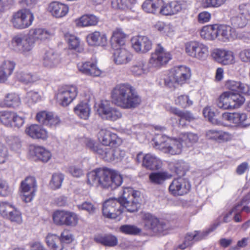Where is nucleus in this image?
Returning <instances> with one entry per match:
<instances>
[{"instance_id": "obj_1", "label": "nucleus", "mask_w": 250, "mask_h": 250, "mask_svg": "<svg viewBox=\"0 0 250 250\" xmlns=\"http://www.w3.org/2000/svg\"><path fill=\"white\" fill-rule=\"evenodd\" d=\"M87 178L89 185L111 190L120 187L123 182L122 176L117 171L106 167L95 169L87 173Z\"/></svg>"}, {"instance_id": "obj_2", "label": "nucleus", "mask_w": 250, "mask_h": 250, "mask_svg": "<svg viewBox=\"0 0 250 250\" xmlns=\"http://www.w3.org/2000/svg\"><path fill=\"white\" fill-rule=\"evenodd\" d=\"M246 101L240 93L226 91L222 92L216 100V105L220 109L233 110L241 107Z\"/></svg>"}, {"instance_id": "obj_3", "label": "nucleus", "mask_w": 250, "mask_h": 250, "mask_svg": "<svg viewBox=\"0 0 250 250\" xmlns=\"http://www.w3.org/2000/svg\"><path fill=\"white\" fill-rule=\"evenodd\" d=\"M153 141L154 147L165 153L174 155H179L182 151L183 145L179 137L176 138L163 135L158 136L154 139Z\"/></svg>"}, {"instance_id": "obj_4", "label": "nucleus", "mask_w": 250, "mask_h": 250, "mask_svg": "<svg viewBox=\"0 0 250 250\" xmlns=\"http://www.w3.org/2000/svg\"><path fill=\"white\" fill-rule=\"evenodd\" d=\"M123 188V194L118 198H111L106 200L103 206V213L104 216L111 219L119 217L123 212L125 205V191Z\"/></svg>"}, {"instance_id": "obj_5", "label": "nucleus", "mask_w": 250, "mask_h": 250, "mask_svg": "<svg viewBox=\"0 0 250 250\" xmlns=\"http://www.w3.org/2000/svg\"><path fill=\"white\" fill-rule=\"evenodd\" d=\"M185 52L189 58L198 61L203 62L208 58L209 47L202 42L191 41L185 44Z\"/></svg>"}, {"instance_id": "obj_6", "label": "nucleus", "mask_w": 250, "mask_h": 250, "mask_svg": "<svg viewBox=\"0 0 250 250\" xmlns=\"http://www.w3.org/2000/svg\"><path fill=\"white\" fill-rule=\"evenodd\" d=\"M190 76V69L187 66L181 65L171 69L164 80L165 84L169 86L174 83L182 84L185 83Z\"/></svg>"}, {"instance_id": "obj_7", "label": "nucleus", "mask_w": 250, "mask_h": 250, "mask_svg": "<svg viewBox=\"0 0 250 250\" xmlns=\"http://www.w3.org/2000/svg\"><path fill=\"white\" fill-rule=\"evenodd\" d=\"M33 20V14L29 10L24 9L14 13L10 21L15 28L23 29L29 27Z\"/></svg>"}, {"instance_id": "obj_8", "label": "nucleus", "mask_w": 250, "mask_h": 250, "mask_svg": "<svg viewBox=\"0 0 250 250\" xmlns=\"http://www.w3.org/2000/svg\"><path fill=\"white\" fill-rule=\"evenodd\" d=\"M54 223L59 226H76L78 223L77 215L71 211L58 210L53 214Z\"/></svg>"}, {"instance_id": "obj_9", "label": "nucleus", "mask_w": 250, "mask_h": 250, "mask_svg": "<svg viewBox=\"0 0 250 250\" xmlns=\"http://www.w3.org/2000/svg\"><path fill=\"white\" fill-rule=\"evenodd\" d=\"M171 55L160 44H158L149 60L150 67L159 68L167 63L171 60Z\"/></svg>"}, {"instance_id": "obj_10", "label": "nucleus", "mask_w": 250, "mask_h": 250, "mask_svg": "<svg viewBox=\"0 0 250 250\" xmlns=\"http://www.w3.org/2000/svg\"><path fill=\"white\" fill-rule=\"evenodd\" d=\"M37 190V183L35 178L32 176L26 177L20 185V191L22 199L26 203L31 202Z\"/></svg>"}, {"instance_id": "obj_11", "label": "nucleus", "mask_w": 250, "mask_h": 250, "mask_svg": "<svg viewBox=\"0 0 250 250\" xmlns=\"http://www.w3.org/2000/svg\"><path fill=\"white\" fill-rule=\"evenodd\" d=\"M78 94L77 88L73 85L62 86L59 90L57 98L63 106L69 105L75 99Z\"/></svg>"}, {"instance_id": "obj_12", "label": "nucleus", "mask_w": 250, "mask_h": 250, "mask_svg": "<svg viewBox=\"0 0 250 250\" xmlns=\"http://www.w3.org/2000/svg\"><path fill=\"white\" fill-rule=\"evenodd\" d=\"M12 44L16 50L21 53L26 54L32 50L34 43L28 34L15 36L12 39Z\"/></svg>"}, {"instance_id": "obj_13", "label": "nucleus", "mask_w": 250, "mask_h": 250, "mask_svg": "<svg viewBox=\"0 0 250 250\" xmlns=\"http://www.w3.org/2000/svg\"><path fill=\"white\" fill-rule=\"evenodd\" d=\"M189 3L187 1H173L168 3L161 5L160 13L166 16H171L176 14L183 10L187 9L189 6Z\"/></svg>"}, {"instance_id": "obj_14", "label": "nucleus", "mask_w": 250, "mask_h": 250, "mask_svg": "<svg viewBox=\"0 0 250 250\" xmlns=\"http://www.w3.org/2000/svg\"><path fill=\"white\" fill-rule=\"evenodd\" d=\"M211 55L216 62L224 65L234 64L236 62L235 54L231 50L217 48L213 51Z\"/></svg>"}, {"instance_id": "obj_15", "label": "nucleus", "mask_w": 250, "mask_h": 250, "mask_svg": "<svg viewBox=\"0 0 250 250\" xmlns=\"http://www.w3.org/2000/svg\"><path fill=\"white\" fill-rule=\"evenodd\" d=\"M99 154L101 158L107 162L122 159L125 155V151L117 147L112 146H102L99 149Z\"/></svg>"}, {"instance_id": "obj_16", "label": "nucleus", "mask_w": 250, "mask_h": 250, "mask_svg": "<svg viewBox=\"0 0 250 250\" xmlns=\"http://www.w3.org/2000/svg\"><path fill=\"white\" fill-rule=\"evenodd\" d=\"M131 46L135 52L145 54L150 51L152 48V41L145 36H136L133 37L130 40Z\"/></svg>"}, {"instance_id": "obj_17", "label": "nucleus", "mask_w": 250, "mask_h": 250, "mask_svg": "<svg viewBox=\"0 0 250 250\" xmlns=\"http://www.w3.org/2000/svg\"><path fill=\"white\" fill-rule=\"evenodd\" d=\"M98 138L102 146L117 147L122 143L121 138L116 134L105 129H102L99 131Z\"/></svg>"}, {"instance_id": "obj_18", "label": "nucleus", "mask_w": 250, "mask_h": 250, "mask_svg": "<svg viewBox=\"0 0 250 250\" xmlns=\"http://www.w3.org/2000/svg\"><path fill=\"white\" fill-rule=\"evenodd\" d=\"M190 188L189 183L183 178L174 179L169 187V192L175 196H183L188 192Z\"/></svg>"}, {"instance_id": "obj_19", "label": "nucleus", "mask_w": 250, "mask_h": 250, "mask_svg": "<svg viewBox=\"0 0 250 250\" xmlns=\"http://www.w3.org/2000/svg\"><path fill=\"white\" fill-rule=\"evenodd\" d=\"M217 40L227 42L237 38V33L234 28L226 24H217Z\"/></svg>"}, {"instance_id": "obj_20", "label": "nucleus", "mask_w": 250, "mask_h": 250, "mask_svg": "<svg viewBox=\"0 0 250 250\" xmlns=\"http://www.w3.org/2000/svg\"><path fill=\"white\" fill-rule=\"evenodd\" d=\"M136 161L142 162L143 167L151 170L159 169L161 164V161L155 156L151 154L144 155L142 152L137 155Z\"/></svg>"}, {"instance_id": "obj_21", "label": "nucleus", "mask_w": 250, "mask_h": 250, "mask_svg": "<svg viewBox=\"0 0 250 250\" xmlns=\"http://www.w3.org/2000/svg\"><path fill=\"white\" fill-rule=\"evenodd\" d=\"M222 119L236 126H246L248 125L246 123L247 115L244 113L225 112L222 115Z\"/></svg>"}, {"instance_id": "obj_22", "label": "nucleus", "mask_w": 250, "mask_h": 250, "mask_svg": "<svg viewBox=\"0 0 250 250\" xmlns=\"http://www.w3.org/2000/svg\"><path fill=\"white\" fill-rule=\"evenodd\" d=\"M98 111L102 118L111 121L116 120L122 116L119 111L110 107L106 102L101 104Z\"/></svg>"}, {"instance_id": "obj_23", "label": "nucleus", "mask_w": 250, "mask_h": 250, "mask_svg": "<svg viewBox=\"0 0 250 250\" xmlns=\"http://www.w3.org/2000/svg\"><path fill=\"white\" fill-rule=\"evenodd\" d=\"M96 61H90L79 63L77 65L79 70L84 74L94 77L99 76L101 70L97 66Z\"/></svg>"}, {"instance_id": "obj_24", "label": "nucleus", "mask_w": 250, "mask_h": 250, "mask_svg": "<svg viewBox=\"0 0 250 250\" xmlns=\"http://www.w3.org/2000/svg\"><path fill=\"white\" fill-rule=\"evenodd\" d=\"M128 197L126 198V209L133 212L137 211L141 202V193L136 190H129Z\"/></svg>"}, {"instance_id": "obj_25", "label": "nucleus", "mask_w": 250, "mask_h": 250, "mask_svg": "<svg viewBox=\"0 0 250 250\" xmlns=\"http://www.w3.org/2000/svg\"><path fill=\"white\" fill-rule=\"evenodd\" d=\"M110 44L113 49L125 48V33L123 29L117 28L110 38Z\"/></svg>"}, {"instance_id": "obj_26", "label": "nucleus", "mask_w": 250, "mask_h": 250, "mask_svg": "<svg viewBox=\"0 0 250 250\" xmlns=\"http://www.w3.org/2000/svg\"><path fill=\"white\" fill-rule=\"evenodd\" d=\"M25 132L33 139L46 140L48 137L47 131L36 124H32L27 126Z\"/></svg>"}, {"instance_id": "obj_27", "label": "nucleus", "mask_w": 250, "mask_h": 250, "mask_svg": "<svg viewBox=\"0 0 250 250\" xmlns=\"http://www.w3.org/2000/svg\"><path fill=\"white\" fill-rule=\"evenodd\" d=\"M29 36L34 43L38 41H45L52 38L54 33L49 30L42 28H31L28 33Z\"/></svg>"}, {"instance_id": "obj_28", "label": "nucleus", "mask_w": 250, "mask_h": 250, "mask_svg": "<svg viewBox=\"0 0 250 250\" xmlns=\"http://www.w3.org/2000/svg\"><path fill=\"white\" fill-rule=\"evenodd\" d=\"M112 102L118 106L125 108V84L117 85L112 91Z\"/></svg>"}, {"instance_id": "obj_29", "label": "nucleus", "mask_w": 250, "mask_h": 250, "mask_svg": "<svg viewBox=\"0 0 250 250\" xmlns=\"http://www.w3.org/2000/svg\"><path fill=\"white\" fill-rule=\"evenodd\" d=\"M69 10L68 7L58 1H53L49 3L48 11L56 18H61L65 16Z\"/></svg>"}, {"instance_id": "obj_30", "label": "nucleus", "mask_w": 250, "mask_h": 250, "mask_svg": "<svg viewBox=\"0 0 250 250\" xmlns=\"http://www.w3.org/2000/svg\"><path fill=\"white\" fill-rule=\"evenodd\" d=\"M30 154L35 160L41 161L43 163L47 162L51 158L50 152L44 147L41 146H33L30 148Z\"/></svg>"}, {"instance_id": "obj_31", "label": "nucleus", "mask_w": 250, "mask_h": 250, "mask_svg": "<svg viewBox=\"0 0 250 250\" xmlns=\"http://www.w3.org/2000/svg\"><path fill=\"white\" fill-rule=\"evenodd\" d=\"M60 60L59 56L53 50H46L42 57V64L47 68H51L56 66Z\"/></svg>"}, {"instance_id": "obj_32", "label": "nucleus", "mask_w": 250, "mask_h": 250, "mask_svg": "<svg viewBox=\"0 0 250 250\" xmlns=\"http://www.w3.org/2000/svg\"><path fill=\"white\" fill-rule=\"evenodd\" d=\"M126 108H134L140 104L141 98L130 85L126 84Z\"/></svg>"}, {"instance_id": "obj_33", "label": "nucleus", "mask_w": 250, "mask_h": 250, "mask_svg": "<svg viewBox=\"0 0 250 250\" xmlns=\"http://www.w3.org/2000/svg\"><path fill=\"white\" fill-rule=\"evenodd\" d=\"M217 24L203 26L200 30V37L206 41H213L217 39Z\"/></svg>"}, {"instance_id": "obj_34", "label": "nucleus", "mask_w": 250, "mask_h": 250, "mask_svg": "<svg viewBox=\"0 0 250 250\" xmlns=\"http://www.w3.org/2000/svg\"><path fill=\"white\" fill-rule=\"evenodd\" d=\"M94 241L104 246L114 247L118 244V239L116 236L111 234H100L94 236Z\"/></svg>"}, {"instance_id": "obj_35", "label": "nucleus", "mask_w": 250, "mask_h": 250, "mask_svg": "<svg viewBox=\"0 0 250 250\" xmlns=\"http://www.w3.org/2000/svg\"><path fill=\"white\" fill-rule=\"evenodd\" d=\"M86 40L88 44L91 46H104L107 43L105 35L98 31L89 34L87 36Z\"/></svg>"}, {"instance_id": "obj_36", "label": "nucleus", "mask_w": 250, "mask_h": 250, "mask_svg": "<svg viewBox=\"0 0 250 250\" xmlns=\"http://www.w3.org/2000/svg\"><path fill=\"white\" fill-rule=\"evenodd\" d=\"M15 63L10 61H5L0 65V83H5L12 73L15 68Z\"/></svg>"}, {"instance_id": "obj_37", "label": "nucleus", "mask_w": 250, "mask_h": 250, "mask_svg": "<svg viewBox=\"0 0 250 250\" xmlns=\"http://www.w3.org/2000/svg\"><path fill=\"white\" fill-rule=\"evenodd\" d=\"M141 218L144 220L145 225L147 229L159 231L160 226L157 218L148 213L142 212L141 214Z\"/></svg>"}, {"instance_id": "obj_38", "label": "nucleus", "mask_w": 250, "mask_h": 250, "mask_svg": "<svg viewBox=\"0 0 250 250\" xmlns=\"http://www.w3.org/2000/svg\"><path fill=\"white\" fill-rule=\"evenodd\" d=\"M171 177V175L166 171L154 172L149 175L150 183L155 185H162L166 180Z\"/></svg>"}, {"instance_id": "obj_39", "label": "nucleus", "mask_w": 250, "mask_h": 250, "mask_svg": "<svg viewBox=\"0 0 250 250\" xmlns=\"http://www.w3.org/2000/svg\"><path fill=\"white\" fill-rule=\"evenodd\" d=\"M98 21V18L93 15H84L76 21V24L78 26H94Z\"/></svg>"}, {"instance_id": "obj_40", "label": "nucleus", "mask_w": 250, "mask_h": 250, "mask_svg": "<svg viewBox=\"0 0 250 250\" xmlns=\"http://www.w3.org/2000/svg\"><path fill=\"white\" fill-rule=\"evenodd\" d=\"M75 113L81 119L87 120L90 113V108L88 104L81 103L74 108Z\"/></svg>"}, {"instance_id": "obj_41", "label": "nucleus", "mask_w": 250, "mask_h": 250, "mask_svg": "<svg viewBox=\"0 0 250 250\" xmlns=\"http://www.w3.org/2000/svg\"><path fill=\"white\" fill-rule=\"evenodd\" d=\"M163 3V0H146L142 5V8L147 13H154Z\"/></svg>"}, {"instance_id": "obj_42", "label": "nucleus", "mask_w": 250, "mask_h": 250, "mask_svg": "<svg viewBox=\"0 0 250 250\" xmlns=\"http://www.w3.org/2000/svg\"><path fill=\"white\" fill-rule=\"evenodd\" d=\"M6 107H17L21 103L19 96L15 93L7 94L4 98Z\"/></svg>"}, {"instance_id": "obj_43", "label": "nucleus", "mask_w": 250, "mask_h": 250, "mask_svg": "<svg viewBox=\"0 0 250 250\" xmlns=\"http://www.w3.org/2000/svg\"><path fill=\"white\" fill-rule=\"evenodd\" d=\"M17 78L19 81L26 84L33 83L39 79L36 75L22 71L17 73Z\"/></svg>"}, {"instance_id": "obj_44", "label": "nucleus", "mask_w": 250, "mask_h": 250, "mask_svg": "<svg viewBox=\"0 0 250 250\" xmlns=\"http://www.w3.org/2000/svg\"><path fill=\"white\" fill-rule=\"evenodd\" d=\"M65 38L69 49L74 50L78 52H82L83 50V48L80 44L79 38L72 35H66Z\"/></svg>"}, {"instance_id": "obj_45", "label": "nucleus", "mask_w": 250, "mask_h": 250, "mask_svg": "<svg viewBox=\"0 0 250 250\" xmlns=\"http://www.w3.org/2000/svg\"><path fill=\"white\" fill-rule=\"evenodd\" d=\"M249 18L245 15L237 14L231 18V24L235 28H244L248 24Z\"/></svg>"}, {"instance_id": "obj_46", "label": "nucleus", "mask_w": 250, "mask_h": 250, "mask_svg": "<svg viewBox=\"0 0 250 250\" xmlns=\"http://www.w3.org/2000/svg\"><path fill=\"white\" fill-rule=\"evenodd\" d=\"M179 138L182 143H184L188 147L191 146L193 144L197 142L198 140L197 135L192 133H181L179 136Z\"/></svg>"}, {"instance_id": "obj_47", "label": "nucleus", "mask_w": 250, "mask_h": 250, "mask_svg": "<svg viewBox=\"0 0 250 250\" xmlns=\"http://www.w3.org/2000/svg\"><path fill=\"white\" fill-rule=\"evenodd\" d=\"M46 243L52 250H62L63 247L57 245L59 241V236L55 234L49 233L45 238Z\"/></svg>"}, {"instance_id": "obj_48", "label": "nucleus", "mask_w": 250, "mask_h": 250, "mask_svg": "<svg viewBox=\"0 0 250 250\" xmlns=\"http://www.w3.org/2000/svg\"><path fill=\"white\" fill-rule=\"evenodd\" d=\"M15 113L14 112L9 110L0 111V122L6 126H11L12 125V120H13Z\"/></svg>"}, {"instance_id": "obj_49", "label": "nucleus", "mask_w": 250, "mask_h": 250, "mask_svg": "<svg viewBox=\"0 0 250 250\" xmlns=\"http://www.w3.org/2000/svg\"><path fill=\"white\" fill-rule=\"evenodd\" d=\"M175 104L182 107L187 108L193 104V101L187 95H181L177 97L175 100Z\"/></svg>"}, {"instance_id": "obj_50", "label": "nucleus", "mask_w": 250, "mask_h": 250, "mask_svg": "<svg viewBox=\"0 0 250 250\" xmlns=\"http://www.w3.org/2000/svg\"><path fill=\"white\" fill-rule=\"evenodd\" d=\"M63 179L64 176L62 174H54L49 184L51 188L53 189L59 188L61 187Z\"/></svg>"}, {"instance_id": "obj_51", "label": "nucleus", "mask_w": 250, "mask_h": 250, "mask_svg": "<svg viewBox=\"0 0 250 250\" xmlns=\"http://www.w3.org/2000/svg\"><path fill=\"white\" fill-rule=\"evenodd\" d=\"M227 0H202L201 4L205 8H218L224 5Z\"/></svg>"}, {"instance_id": "obj_52", "label": "nucleus", "mask_w": 250, "mask_h": 250, "mask_svg": "<svg viewBox=\"0 0 250 250\" xmlns=\"http://www.w3.org/2000/svg\"><path fill=\"white\" fill-rule=\"evenodd\" d=\"M5 219L9 220L11 222L18 224L21 223L22 222L21 213L15 207Z\"/></svg>"}, {"instance_id": "obj_53", "label": "nucleus", "mask_w": 250, "mask_h": 250, "mask_svg": "<svg viewBox=\"0 0 250 250\" xmlns=\"http://www.w3.org/2000/svg\"><path fill=\"white\" fill-rule=\"evenodd\" d=\"M6 141L11 148L14 151L19 150L21 146V139L17 136H9L7 137Z\"/></svg>"}, {"instance_id": "obj_54", "label": "nucleus", "mask_w": 250, "mask_h": 250, "mask_svg": "<svg viewBox=\"0 0 250 250\" xmlns=\"http://www.w3.org/2000/svg\"><path fill=\"white\" fill-rule=\"evenodd\" d=\"M14 208V206L8 202H1L0 203V214L6 218Z\"/></svg>"}, {"instance_id": "obj_55", "label": "nucleus", "mask_w": 250, "mask_h": 250, "mask_svg": "<svg viewBox=\"0 0 250 250\" xmlns=\"http://www.w3.org/2000/svg\"><path fill=\"white\" fill-rule=\"evenodd\" d=\"M220 223H215L212 225L208 229L203 231H194L196 235V241H199L205 238L210 232L213 231L219 225Z\"/></svg>"}, {"instance_id": "obj_56", "label": "nucleus", "mask_w": 250, "mask_h": 250, "mask_svg": "<svg viewBox=\"0 0 250 250\" xmlns=\"http://www.w3.org/2000/svg\"><path fill=\"white\" fill-rule=\"evenodd\" d=\"M114 60L117 64H122L125 61V48L114 49Z\"/></svg>"}, {"instance_id": "obj_57", "label": "nucleus", "mask_w": 250, "mask_h": 250, "mask_svg": "<svg viewBox=\"0 0 250 250\" xmlns=\"http://www.w3.org/2000/svg\"><path fill=\"white\" fill-rule=\"evenodd\" d=\"M130 71L136 76H140L147 73L148 69L145 67L144 63L142 62L138 65H136L132 66L130 68Z\"/></svg>"}, {"instance_id": "obj_58", "label": "nucleus", "mask_w": 250, "mask_h": 250, "mask_svg": "<svg viewBox=\"0 0 250 250\" xmlns=\"http://www.w3.org/2000/svg\"><path fill=\"white\" fill-rule=\"evenodd\" d=\"M204 117L207 118L209 121L214 124H217V122L214 120L215 113L210 106H206L203 111Z\"/></svg>"}, {"instance_id": "obj_59", "label": "nucleus", "mask_w": 250, "mask_h": 250, "mask_svg": "<svg viewBox=\"0 0 250 250\" xmlns=\"http://www.w3.org/2000/svg\"><path fill=\"white\" fill-rule=\"evenodd\" d=\"M79 209L84 210L87 211L89 214H93L96 210V208L89 202L85 201L81 204L78 205Z\"/></svg>"}, {"instance_id": "obj_60", "label": "nucleus", "mask_w": 250, "mask_h": 250, "mask_svg": "<svg viewBox=\"0 0 250 250\" xmlns=\"http://www.w3.org/2000/svg\"><path fill=\"white\" fill-rule=\"evenodd\" d=\"M51 113L50 112H47L45 111H41L37 114L36 119L39 123L46 125L48 119L50 118Z\"/></svg>"}, {"instance_id": "obj_61", "label": "nucleus", "mask_w": 250, "mask_h": 250, "mask_svg": "<svg viewBox=\"0 0 250 250\" xmlns=\"http://www.w3.org/2000/svg\"><path fill=\"white\" fill-rule=\"evenodd\" d=\"M68 171L75 177L79 178L84 175L83 169L79 166H73L70 167Z\"/></svg>"}, {"instance_id": "obj_62", "label": "nucleus", "mask_w": 250, "mask_h": 250, "mask_svg": "<svg viewBox=\"0 0 250 250\" xmlns=\"http://www.w3.org/2000/svg\"><path fill=\"white\" fill-rule=\"evenodd\" d=\"M73 240L72 235L68 230H64L59 237V241L62 243L69 244Z\"/></svg>"}, {"instance_id": "obj_63", "label": "nucleus", "mask_w": 250, "mask_h": 250, "mask_svg": "<svg viewBox=\"0 0 250 250\" xmlns=\"http://www.w3.org/2000/svg\"><path fill=\"white\" fill-rule=\"evenodd\" d=\"M240 81H236L231 80H227L225 82V86L226 88L232 91H237L240 86Z\"/></svg>"}, {"instance_id": "obj_64", "label": "nucleus", "mask_w": 250, "mask_h": 250, "mask_svg": "<svg viewBox=\"0 0 250 250\" xmlns=\"http://www.w3.org/2000/svg\"><path fill=\"white\" fill-rule=\"evenodd\" d=\"M240 60L244 62H250V49L241 50L238 54Z\"/></svg>"}]
</instances>
